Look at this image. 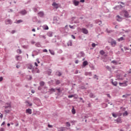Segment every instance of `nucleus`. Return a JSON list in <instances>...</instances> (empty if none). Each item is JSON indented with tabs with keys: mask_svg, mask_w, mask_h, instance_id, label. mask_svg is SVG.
<instances>
[{
	"mask_svg": "<svg viewBox=\"0 0 131 131\" xmlns=\"http://www.w3.org/2000/svg\"><path fill=\"white\" fill-rule=\"evenodd\" d=\"M108 42H109V43H111L112 47H113V48H114V47L116 46V41H115V40H114L112 38H108Z\"/></svg>",
	"mask_w": 131,
	"mask_h": 131,
	"instance_id": "obj_1",
	"label": "nucleus"
},
{
	"mask_svg": "<svg viewBox=\"0 0 131 131\" xmlns=\"http://www.w3.org/2000/svg\"><path fill=\"white\" fill-rule=\"evenodd\" d=\"M52 6L53 7V9H55V10H58V9H59V7H60V5L56 2H53Z\"/></svg>",
	"mask_w": 131,
	"mask_h": 131,
	"instance_id": "obj_2",
	"label": "nucleus"
},
{
	"mask_svg": "<svg viewBox=\"0 0 131 131\" xmlns=\"http://www.w3.org/2000/svg\"><path fill=\"white\" fill-rule=\"evenodd\" d=\"M124 15L125 18H130V15H129V14L128 13V12L126 10L124 11Z\"/></svg>",
	"mask_w": 131,
	"mask_h": 131,
	"instance_id": "obj_3",
	"label": "nucleus"
},
{
	"mask_svg": "<svg viewBox=\"0 0 131 131\" xmlns=\"http://www.w3.org/2000/svg\"><path fill=\"white\" fill-rule=\"evenodd\" d=\"M81 31L84 34H88V33H89V31L88 30V29L84 28H82L81 29Z\"/></svg>",
	"mask_w": 131,
	"mask_h": 131,
	"instance_id": "obj_4",
	"label": "nucleus"
},
{
	"mask_svg": "<svg viewBox=\"0 0 131 131\" xmlns=\"http://www.w3.org/2000/svg\"><path fill=\"white\" fill-rule=\"evenodd\" d=\"M119 84L120 85V86H127V81L121 83V82H119Z\"/></svg>",
	"mask_w": 131,
	"mask_h": 131,
	"instance_id": "obj_5",
	"label": "nucleus"
},
{
	"mask_svg": "<svg viewBox=\"0 0 131 131\" xmlns=\"http://www.w3.org/2000/svg\"><path fill=\"white\" fill-rule=\"evenodd\" d=\"M73 4L74 6H75V7H77V6H78V5H79V1H77L76 0H73Z\"/></svg>",
	"mask_w": 131,
	"mask_h": 131,
	"instance_id": "obj_6",
	"label": "nucleus"
},
{
	"mask_svg": "<svg viewBox=\"0 0 131 131\" xmlns=\"http://www.w3.org/2000/svg\"><path fill=\"white\" fill-rule=\"evenodd\" d=\"M116 20L118 22H121V21H122V17H120L119 15H117Z\"/></svg>",
	"mask_w": 131,
	"mask_h": 131,
	"instance_id": "obj_7",
	"label": "nucleus"
},
{
	"mask_svg": "<svg viewBox=\"0 0 131 131\" xmlns=\"http://www.w3.org/2000/svg\"><path fill=\"white\" fill-rule=\"evenodd\" d=\"M5 109L7 108H11V103H7L5 104V106H3Z\"/></svg>",
	"mask_w": 131,
	"mask_h": 131,
	"instance_id": "obj_8",
	"label": "nucleus"
},
{
	"mask_svg": "<svg viewBox=\"0 0 131 131\" xmlns=\"http://www.w3.org/2000/svg\"><path fill=\"white\" fill-rule=\"evenodd\" d=\"M38 16L41 17H42L43 16H45V13H43V11L39 12L38 13Z\"/></svg>",
	"mask_w": 131,
	"mask_h": 131,
	"instance_id": "obj_9",
	"label": "nucleus"
},
{
	"mask_svg": "<svg viewBox=\"0 0 131 131\" xmlns=\"http://www.w3.org/2000/svg\"><path fill=\"white\" fill-rule=\"evenodd\" d=\"M16 61H21L22 60V57L19 55H16L15 56Z\"/></svg>",
	"mask_w": 131,
	"mask_h": 131,
	"instance_id": "obj_10",
	"label": "nucleus"
},
{
	"mask_svg": "<svg viewBox=\"0 0 131 131\" xmlns=\"http://www.w3.org/2000/svg\"><path fill=\"white\" fill-rule=\"evenodd\" d=\"M95 23L96 24H98V25H99V26H102V21L99 20V19H97L95 20Z\"/></svg>",
	"mask_w": 131,
	"mask_h": 131,
	"instance_id": "obj_11",
	"label": "nucleus"
},
{
	"mask_svg": "<svg viewBox=\"0 0 131 131\" xmlns=\"http://www.w3.org/2000/svg\"><path fill=\"white\" fill-rule=\"evenodd\" d=\"M55 92H56V89L54 88H51L49 90V93L50 94H53V93H55Z\"/></svg>",
	"mask_w": 131,
	"mask_h": 131,
	"instance_id": "obj_12",
	"label": "nucleus"
},
{
	"mask_svg": "<svg viewBox=\"0 0 131 131\" xmlns=\"http://www.w3.org/2000/svg\"><path fill=\"white\" fill-rule=\"evenodd\" d=\"M66 128L65 127H60L57 128L58 131H64L66 130Z\"/></svg>",
	"mask_w": 131,
	"mask_h": 131,
	"instance_id": "obj_13",
	"label": "nucleus"
},
{
	"mask_svg": "<svg viewBox=\"0 0 131 131\" xmlns=\"http://www.w3.org/2000/svg\"><path fill=\"white\" fill-rule=\"evenodd\" d=\"M88 64L89 63L88 62V61H84L82 63V68H84V67H85V66H87Z\"/></svg>",
	"mask_w": 131,
	"mask_h": 131,
	"instance_id": "obj_14",
	"label": "nucleus"
},
{
	"mask_svg": "<svg viewBox=\"0 0 131 131\" xmlns=\"http://www.w3.org/2000/svg\"><path fill=\"white\" fill-rule=\"evenodd\" d=\"M27 13V11L25 10H21L20 12V14H21V15H23V16H24V15H26Z\"/></svg>",
	"mask_w": 131,
	"mask_h": 131,
	"instance_id": "obj_15",
	"label": "nucleus"
},
{
	"mask_svg": "<svg viewBox=\"0 0 131 131\" xmlns=\"http://www.w3.org/2000/svg\"><path fill=\"white\" fill-rule=\"evenodd\" d=\"M12 23H13V22L12 21V20H11V19H7L6 20V24H12Z\"/></svg>",
	"mask_w": 131,
	"mask_h": 131,
	"instance_id": "obj_16",
	"label": "nucleus"
},
{
	"mask_svg": "<svg viewBox=\"0 0 131 131\" xmlns=\"http://www.w3.org/2000/svg\"><path fill=\"white\" fill-rule=\"evenodd\" d=\"M111 81H112V83L113 85H114V86H117V84H118L117 81L114 82L113 79H111Z\"/></svg>",
	"mask_w": 131,
	"mask_h": 131,
	"instance_id": "obj_17",
	"label": "nucleus"
},
{
	"mask_svg": "<svg viewBox=\"0 0 131 131\" xmlns=\"http://www.w3.org/2000/svg\"><path fill=\"white\" fill-rule=\"evenodd\" d=\"M86 27H88V28H92V27L94 26V25H93V24H91L90 23H89L86 25Z\"/></svg>",
	"mask_w": 131,
	"mask_h": 131,
	"instance_id": "obj_18",
	"label": "nucleus"
},
{
	"mask_svg": "<svg viewBox=\"0 0 131 131\" xmlns=\"http://www.w3.org/2000/svg\"><path fill=\"white\" fill-rule=\"evenodd\" d=\"M47 35L48 36H49V37H52V36H53V32L52 31H49L47 33Z\"/></svg>",
	"mask_w": 131,
	"mask_h": 131,
	"instance_id": "obj_19",
	"label": "nucleus"
},
{
	"mask_svg": "<svg viewBox=\"0 0 131 131\" xmlns=\"http://www.w3.org/2000/svg\"><path fill=\"white\" fill-rule=\"evenodd\" d=\"M116 121H117V122L118 123H121V122H122V121H121V117H119L116 120Z\"/></svg>",
	"mask_w": 131,
	"mask_h": 131,
	"instance_id": "obj_20",
	"label": "nucleus"
},
{
	"mask_svg": "<svg viewBox=\"0 0 131 131\" xmlns=\"http://www.w3.org/2000/svg\"><path fill=\"white\" fill-rule=\"evenodd\" d=\"M84 75H85L86 76H92V72H85Z\"/></svg>",
	"mask_w": 131,
	"mask_h": 131,
	"instance_id": "obj_21",
	"label": "nucleus"
},
{
	"mask_svg": "<svg viewBox=\"0 0 131 131\" xmlns=\"http://www.w3.org/2000/svg\"><path fill=\"white\" fill-rule=\"evenodd\" d=\"M67 45H68V47H72V40H70L68 42Z\"/></svg>",
	"mask_w": 131,
	"mask_h": 131,
	"instance_id": "obj_22",
	"label": "nucleus"
},
{
	"mask_svg": "<svg viewBox=\"0 0 131 131\" xmlns=\"http://www.w3.org/2000/svg\"><path fill=\"white\" fill-rule=\"evenodd\" d=\"M26 113H28L29 114H31V113H32V111L31 109H30V108L27 109Z\"/></svg>",
	"mask_w": 131,
	"mask_h": 131,
	"instance_id": "obj_23",
	"label": "nucleus"
},
{
	"mask_svg": "<svg viewBox=\"0 0 131 131\" xmlns=\"http://www.w3.org/2000/svg\"><path fill=\"white\" fill-rule=\"evenodd\" d=\"M56 74L57 76H61V75H62V73L60 71H57L56 72Z\"/></svg>",
	"mask_w": 131,
	"mask_h": 131,
	"instance_id": "obj_24",
	"label": "nucleus"
},
{
	"mask_svg": "<svg viewBox=\"0 0 131 131\" xmlns=\"http://www.w3.org/2000/svg\"><path fill=\"white\" fill-rule=\"evenodd\" d=\"M106 69L108 71H110V72H111V70H112V69H111V67H110L109 66H106Z\"/></svg>",
	"mask_w": 131,
	"mask_h": 131,
	"instance_id": "obj_25",
	"label": "nucleus"
},
{
	"mask_svg": "<svg viewBox=\"0 0 131 131\" xmlns=\"http://www.w3.org/2000/svg\"><path fill=\"white\" fill-rule=\"evenodd\" d=\"M36 47H37V48H40L41 47V45H40V42H37L35 44Z\"/></svg>",
	"mask_w": 131,
	"mask_h": 131,
	"instance_id": "obj_26",
	"label": "nucleus"
},
{
	"mask_svg": "<svg viewBox=\"0 0 131 131\" xmlns=\"http://www.w3.org/2000/svg\"><path fill=\"white\" fill-rule=\"evenodd\" d=\"M128 115V113H127V111H125L123 113V116H127Z\"/></svg>",
	"mask_w": 131,
	"mask_h": 131,
	"instance_id": "obj_27",
	"label": "nucleus"
},
{
	"mask_svg": "<svg viewBox=\"0 0 131 131\" xmlns=\"http://www.w3.org/2000/svg\"><path fill=\"white\" fill-rule=\"evenodd\" d=\"M43 29H44L45 30H49V27H48V26H47V25L44 26L43 27Z\"/></svg>",
	"mask_w": 131,
	"mask_h": 131,
	"instance_id": "obj_28",
	"label": "nucleus"
},
{
	"mask_svg": "<svg viewBox=\"0 0 131 131\" xmlns=\"http://www.w3.org/2000/svg\"><path fill=\"white\" fill-rule=\"evenodd\" d=\"M95 95H94V94H93V93H91L90 94V98H95Z\"/></svg>",
	"mask_w": 131,
	"mask_h": 131,
	"instance_id": "obj_29",
	"label": "nucleus"
},
{
	"mask_svg": "<svg viewBox=\"0 0 131 131\" xmlns=\"http://www.w3.org/2000/svg\"><path fill=\"white\" fill-rule=\"evenodd\" d=\"M55 83L57 85L60 84V83H61V81L59 80H56Z\"/></svg>",
	"mask_w": 131,
	"mask_h": 131,
	"instance_id": "obj_30",
	"label": "nucleus"
},
{
	"mask_svg": "<svg viewBox=\"0 0 131 131\" xmlns=\"http://www.w3.org/2000/svg\"><path fill=\"white\" fill-rule=\"evenodd\" d=\"M39 84H40V86H43V85H45V82L43 81H40L39 82Z\"/></svg>",
	"mask_w": 131,
	"mask_h": 131,
	"instance_id": "obj_31",
	"label": "nucleus"
},
{
	"mask_svg": "<svg viewBox=\"0 0 131 131\" xmlns=\"http://www.w3.org/2000/svg\"><path fill=\"white\" fill-rule=\"evenodd\" d=\"M26 104H28L29 106H32V103H31L30 102L27 101H26Z\"/></svg>",
	"mask_w": 131,
	"mask_h": 131,
	"instance_id": "obj_32",
	"label": "nucleus"
},
{
	"mask_svg": "<svg viewBox=\"0 0 131 131\" xmlns=\"http://www.w3.org/2000/svg\"><path fill=\"white\" fill-rule=\"evenodd\" d=\"M39 38H44V39H46V36L45 35H39Z\"/></svg>",
	"mask_w": 131,
	"mask_h": 131,
	"instance_id": "obj_33",
	"label": "nucleus"
},
{
	"mask_svg": "<svg viewBox=\"0 0 131 131\" xmlns=\"http://www.w3.org/2000/svg\"><path fill=\"white\" fill-rule=\"evenodd\" d=\"M120 7H121V8H122V6H121V5H120L119 6H117L115 7L114 8V10H116L117 9H118V8H120Z\"/></svg>",
	"mask_w": 131,
	"mask_h": 131,
	"instance_id": "obj_34",
	"label": "nucleus"
},
{
	"mask_svg": "<svg viewBox=\"0 0 131 131\" xmlns=\"http://www.w3.org/2000/svg\"><path fill=\"white\" fill-rule=\"evenodd\" d=\"M80 55L81 57H84V53L83 52V51H81L80 53Z\"/></svg>",
	"mask_w": 131,
	"mask_h": 131,
	"instance_id": "obj_35",
	"label": "nucleus"
},
{
	"mask_svg": "<svg viewBox=\"0 0 131 131\" xmlns=\"http://www.w3.org/2000/svg\"><path fill=\"white\" fill-rule=\"evenodd\" d=\"M22 22H23V20H22V19H19L16 21L17 24H19V23H22Z\"/></svg>",
	"mask_w": 131,
	"mask_h": 131,
	"instance_id": "obj_36",
	"label": "nucleus"
},
{
	"mask_svg": "<svg viewBox=\"0 0 131 131\" xmlns=\"http://www.w3.org/2000/svg\"><path fill=\"white\" fill-rule=\"evenodd\" d=\"M112 114L114 118H116V117H117V114H115V113H113Z\"/></svg>",
	"mask_w": 131,
	"mask_h": 131,
	"instance_id": "obj_37",
	"label": "nucleus"
},
{
	"mask_svg": "<svg viewBox=\"0 0 131 131\" xmlns=\"http://www.w3.org/2000/svg\"><path fill=\"white\" fill-rule=\"evenodd\" d=\"M124 38H123V37H121L120 38L118 39V41H122V40H124Z\"/></svg>",
	"mask_w": 131,
	"mask_h": 131,
	"instance_id": "obj_38",
	"label": "nucleus"
},
{
	"mask_svg": "<svg viewBox=\"0 0 131 131\" xmlns=\"http://www.w3.org/2000/svg\"><path fill=\"white\" fill-rule=\"evenodd\" d=\"M112 63H113V64H114L115 65H117V61L116 60L112 61Z\"/></svg>",
	"mask_w": 131,
	"mask_h": 131,
	"instance_id": "obj_39",
	"label": "nucleus"
},
{
	"mask_svg": "<svg viewBox=\"0 0 131 131\" xmlns=\"http://www.w3.org/2000/svg\"><path fill=\"white\" fill-rule=\"evenodd\" d=\"M16 52L18 54H21L22 53V51H21V49H17Z\"/></svg>",
	"mask_w": 131,
	"mask_h": 131,
	"instance_id": "obj_40",
	"label": "nucleus"
},
{
	"mask_svg": "<svg viewBox=\"0 0 131 131\" xmlns=\"http://www.w3.org/2000/svg\"><path fill=\"white\" fill-rule=\"evenodd\" d=\"M49 52L51 54V55H55V52H54V51L50 49Z\"/></svg>",
	"mask_w": 131,
	"mask_h": 131,
	"instance_id": "obj_41",
	"label": "nucleus"
},
{
	"mask_svg": "<svg viewBox=\"0 0 131 131\" xmlns=\"http://www.w3.org/2000/svg\"><path fill=\"white\" fill-rule=\"evenodd\" d=\"M100 55H104L105 54V51H104L103 50H101L100 51Z\"/></svg>",
	"mask_w": 131,
	"mask_h": 131,
	"instance_id": "obj_42",
	"label": "nucleus"
},
{
	"mask_svg": "<svg viewBox=\"0 0 131 131\" xmlns=\"http://www.w3.org/2000/svg\"><path fill=\"white\" fill-rule=\"evenodd\" d=\"M23 48L24 49H28V48H29V46H28V45H24L23 46Z\"/></svg>",
	"mask_w": 131,
	"mask_h": 131,
	"instance_id": "obj_43",
	"label": "nucleus"
},
{
	"mask_svg": "<svg viewBox=\"0 0 131 131\" xmlns=\"http://www.w3.org/2000/svg\"><path fill=\"white\" fill-rule=\"evenodd\" d=\"M51 73H52V70H49L48 71V75H51Z\"/></svg>",
	"mask_w": 131,
	"mask_h": 131,
	"instance_id": "obj_44",
	"label": "nucleus"
},
{
	"mask_svg": "<svg viewBox=\"0 0 131 131\" xmlns=\"http://www.w3.org/2000/svg\"><path fill=\"white\" fill-rule=\"evenodd\" d=\"M33 66H32V64H30V66L28 67L29 69H30V70L33 69Z\"/></svg>",
	"mask_w": 131,
	"mask_h": 131,
	"instance_id": "obj_45",
	"label": "nucleus"
},
{
	"mask_svg": "<svg viewBox=\"0 0 131 131\" xmlns=\"http://www.w3.org/2000/svg\"><path fill=\"white\" fill-rule=\"evenodd\" d=\"M129 96V94H125L122 96V98H127Z\"/></svg>",
	"mask_w": 131,
	"mask_h": 131,
	"instance_id": "obj_46",
	"label": "nucleus"
},
{
	"mask_svg": "<svg viewBox=\"0 0 131 131\" xmlns=\"http://www.w3.org/2000/svg\"><path fill=\"white\" fill-rule=\"evenodd\" d=\"M66 125L68 127H69L71 126V124H70V123H69V122H67L66 123Z\"/></svg>",
	"mask_w": 131,
	"mask_h": 131,
	"instance_id": "obj_47",
	"label": "nucleus"
},
{
	"mask_svg": "<svg viewBox=\"0 0 131 131\" xmlns=\"http://www.w3.org/2000/svg\"><path fill=\"white\" fill-rule=\"evenodd\" d=\"M55 90H57V91H58L59 94H61V92L62 91H61V89L60 88H58V89L56 88Z\"/></svg>",
	"mask_w": 131,
	"mask_h": 131,
	"instance_id": "obj_48",
	"label": "nucleus"
},
{
	"mask_svg": "<svg viewBox=\"0 0 131 131\" xmlns=\"http://www.w3.org/2000/svg\"><path fill=\"white\" fill-rule=\"evenodd\" d=\"M94 79H97V80H99V78L97 75H95L94 77Z\"/></svg>",
	"mask_w": 131,
	"mask_h": 131,
	"instance_id": "obj_49",
	"label": "nucleus"
},
{
	"mask_svg": "<svg viewBox=\"0 0 131 131\" xmlns=\"http://www.w3.org/2000/svg\"><path fill=\"white\" fill-rule=\"evenodd\" d=\"M72 113H73V114H75V109H74V108L72 109Z\"/></svg>",
	"mask_w": 131,
	"mask_h": 131,
	"instance_id": "obj_50",
	"label": "nucleus"
},
{
	"mask_svg": "<svg viewBox=\"0 0 131 131\" xmlns=\"http://www.w3.org/2000/svg\"><path fill=\"white\" fill-rule=\"evenodd\" d=\"M69 27H70V28H71V29H75L74 26H73L69 25Z\"/></svg>",
	"mask_w": 131,
	"mask_h": 131,
	"instance_id": "obj_51",
	"label": "nucleus"
},
{
	"mask_svg": "<svg viewBox=\"0 0 131 131\" xmlns=\"http://www.w3.org/2000/svg\"><path fill=\"white\" fill-rule=\"evenodd\" d=\"M73 97H74V95H69L68 96V98H73Z\"/></svg>",
	"mask_w": 131,
	"mask_h": 131,
	"instance_id": "obj_52",
	"label": "nucleus"
},
{
	"mask_svg": "<svg viewBox=\"0 0 131 131\" xmlns=\"http://www.w3.org/2000/svg\"><path fill=\"white\" fill-rule=\"evenodd\" d=\"M5 112H6V113H9V112H10V110H5Z\"/></svg>",
	"mask_w": 131,
	"mask_h": 131,
	"instance_id": "obj_53",
	"label": "nucleus"
},
{
	"mask_svg": "<svg viewBox=\"0 0 131 131\" xmlns=\"http://www.w3.org/2000/svg\"><path fill=\"white\" fill-rule=\"evenodd\" d=\"M52 42H57V41L56 40L55 38L52 39Z\"/></svg>",
	"mask_w": 131,
	"mask_h": 131,
	"instance_id": "obj_54",
	"label": "nucleus"
},
{
	"mask_svg": "<svg viewBox=\"0 0 131 131\" xmlns=\"http://www.w3.org/2000/svg\"><path fill=\"white\" fill-rule=\"evenodd\" d=\"M38 91H41V86H39L38 87Z\"/></svg>",
	"mask_w": 131,
	"mask_h": 131,
	"instance_id": "obj_55",
	"label": "nucleus"
},
{
	"mask_svg": "<svg viewBox=\"0 0 131 131\" xmlns=\"http://www.w3.org/2000/svg\"><path fill=\"white\" fill-rule=\"evenodd\" d=\"M92 46L93 48H95V47H96V43H93L92 44Z\"/></svg>",
	"mask_w": 131,
	"mask_h": 131,
	"instance_id": "obj_56",
	"label": "nucleus"
},
{
	"mask_svg": "<svg viewBox=\"0 0 131 131\" xmlns=\"http://www.w3.org/2000/svg\"><path fill=\"white\" fill-rule=\"evenodd\" d=\"M43 52L44 53H48V50H47V49H44V50H43Z\"/></svg>",
	"mask_w": 131,
	"mask_h": 131,
	"instance_id": "obj_57",
	"label": "nucleus"
},
{
	"mask_svg": "<svg viewBox=\"0 0 131 131\" xmlns=\"http://www.w3.org/2000/svg\"><path fill=\"white\" fill-rule=\"evenodd\" d=\"M33 10L34 12H37V9H36V8H33Z\"/></svg>",
	"mask_w": 131,
	"mask_h": 131,
	"instance_id": "obj_58",
	"label": "nucleus"
},
{
	"mask_svg": "<svg viewBox=\"0 0 131 131\" xmlns=\"http://www.w3.org/2000/svg\"><path fill=\"white\" fill-rule=\"evenodd\" d=\"M0 131H5V129L4 128H1Z\"/></svg>",
	"mask_w": 131,
	"mask_h": 131,
	"instance_id": "obj_59",
	"label": "nucleus"
},
{
	"mask_svg": "<svg viewBox=\"0 0 131 131\" xmlns=\"http://www.w3.org/2000/svg\"><path fill=\"white\" fill-rule=\"evenodd\" d=\"M72 38H73L74 39H75V36L73 35H71Z\"/></svg>",
	"mask_w": 131,
	"mask_h": 131,
	"instance_id": "obj_60",
	"label": "nucleus"
},
{
	"mask_svg": "<svg viewBox=\"0 0 131 131\" xmlns=\"http://www.w3.org/2000/svg\"><path fill=\"white\" fill-rule=\"evenodd\" d=\"M31 93H32V94H34V93H35V91L33 90H31Z\"/></svg>",
	"mask_w": 131,
	"mask_h": 131,
	"instance_id": "obj_61",
	"label": "nucleus"
},
{
	"mask_svg": "<svg viewBox=\"0 0 131 131\" xmlns=\"http://www.w3.org/2000/svg\"><path fill=\"white\" fill-rule=\"evenodd\" d=\"M3 77H0V82L3 81Z\"/></svg>",
	"mask_w": 131,
	"mask_h": 131,
	"instance_id": "obj_62",
	"label": "nucleus"
},
{
	"mask_svg": "<svg viewBox=\"0 0 131 131\" xmlns=\"http://www.w3.org/2000/svg\"><path fill=\"white\" fill-rule=\"evenodd\" d=\"M78 62H79L78 60H75V62L76 64H78Z\"/></svg>",
	"mask_w": 131,
	"mask_h": 131,
	"instance_id": "obj_63",
	"label": "nucleus"
},
{
	"mask_svg": "<svg viewBox=\"0 0 131 131\" xmlns=\"http://www.w3.org/2000/svg\"><path fill=\"white\" fill-rule=\"evenodd\" d=\"M48 127H53V126L52 125L48 124Z\"/></svg>",
	"mask_w": 131,
	"mask_h": 131,
	"instance_id": "obj_64",
	"label": "nucleus"
}]
</instances>
